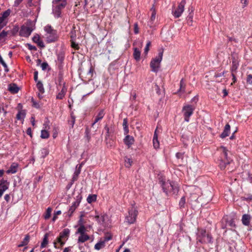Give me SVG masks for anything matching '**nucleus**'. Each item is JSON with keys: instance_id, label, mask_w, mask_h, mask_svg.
I'll use <instances>...</instances> for the list:
<instances>
[{"instance_id": "f257e3e1", "label": "nucleus", "mask_w": 252, "mask_h": 252, "mask_svg": "<svg viewBox=\"0 0 252 252\" xmlns=\"http://www.w3.org/2000/svg\"><path fill=\"white\" fill-rule=\"evenodd\" d=\"M162 190L167 196L169 194H177L179 191L178 185L174 182L168 180L167 182L163 180L159 181Z\"/></svg>"}, {"instance_id": "f03ea898", "label": "nucleus", "mask_w": 252, "mask_h": 252, "mask_svg": "<svg viewBox=\"0 0 252 252\" xmlns=\"http://www.w3.org/2000/svg\"><path fill=\"white\" fill-rule=\"evenodd\" d=\"M53 13L60 16L63 9L66 5V0H53Z\"/></svg>"}, {"instance_id": "7ed1b4c3", "label": "nucleus", "mask_w": 252, "mask_h": 252, "mask_svg": "<svg viewBox=\"0 0 252 252\" xmlns=\"http://www.w3.org/2000/svg\"><path fill=\"white\" fill-rule=\"evenodd\" d=\"M163 49H161L158 51V56L152 59L150 63L151 70L154 72H157L160 67V63L162 59Z\"/></svg>"}, {"instance_id": "20e7f679", "label": "nucleus", "mask_w": 252, "mask_h": 252, "mask_svg": "<svg viewBox=\"0 0 252 252\" xmlns=\"http://www.w3.org/2000/svg\"><path fill=\"white\" fill-rule=\"evenodd\" d=\"M197 239L201 243H213V237L211 234L207 232L205 229H201L199 231Z\"/></svg>"}, {"instance_id": "39448f33", "label": "nucleus", "mask_w": 252, "mask_h": 252, "mask_svg": "<svg viewBox=\"0 0 252 252\" xmlns=\"http://www.w3.org/2000/svg\"><path fill=\"white\" fill-rule=\"evenodd\" d=\"M28 27L22 26L19 32V35L21 36L28 37H29L32 31L34 30V23L32 21L29 20L27 22Z\"/></svg>"}, {"instance_id": "423d86ee", "label": "nucleus", "mask_w": 252, "mask_h": 252, "mask_svg": "<svg viewBox=\"0 0 252 252\" xmlns=\"http://www.w3.org/2000/svg\"><path fill=\"white\" fill-rule=\"evenodd\" d=\"M138 213L137 207L132 205L131 207L128 209V215L126 217V221L128 224L134 223L136 221Z\"/></svg>"}, {"instance_id": "0eeeda50", "label": "nucleus", "mask_w": 252, "mask_h": 252, "mask_svg": "<svg viewBox=\"0 0 252 252\" xmlns=\"http://www.w3.org/2000/svg\"><path fill=\"white\" fill-rule=\"evenodd\" d=\"M194 109L195 107L191 105H187L183 107L182 111L185 121L189 122V117L192 115Z\"/></svg>"}, {"instance_id": "6e6552de", "label": "nucleus", "mask_w": 252, "mask_h": 252, "mask_svg": "<svg viewBox=\"0 0 252 252\" xmlns=\"http://www.w3.org/2000/svg\"><path fill=\"white\" fill-rule=\"evenodd\" d=\"M70 233V230L68 228H65L60 233L59 236L57 238V242L60 244L61 246L63 247L64 245V242L63 240H67Z\"/></svg>"}, {"instance_id": "1a4fd4ad", "label": "nucleus", "mask_w": 252, "mask_h": 252, "mask_svg": "<svg viewBox=\"0 0 252 252\" xmlns=\"http://www.w3.org/2000/svg\"><path fill=\"white\" fill-rule=\"evenodd\" d=\"M112 239L111 235H106L101 238L100 240L94 246V249L96 250H100L105 246V243Z\"/></svg>"}, {"instance_id": "9d476101", "label": "nucleus", "mask_w": 252, "mask_h": 252, "mask_svg": "<svg viewBox=\"0 0 252 252\" xmlns=\"http://www.w3.org/2000/svg\"><path fill=\"white\" fill-rule=\"evenodd\" d=\"M186 1L184 0H182L179 4L178 7L174 12V16H181L184 11Z\"/></svg>"}, {"instance_id": "9b49d317", "label": "nucleus", "mask_w": 252, "mask_h": 252, "mask_svg": "<svg viewBox=\"0 0 252 252\" xmlns=\"http://www.w3.org/2000/svg\"><path fill=\"white\" fill-rule=\"evenodd\" d=\"M58 35L57 32L47 34L46 35V42L47 43L54 42L58 39Z\"/></svg>"}, {"instance_id": "f8f14e48", "label": "nucleus", "mask_w": 252, "mask_h": 252, "mask_svg": "<svg viewBox=\"0 0 252 252\" xmlns=\"http://www.w3.org/2000/svg\"><path fill=\"white\" fill-rule=\"evenodd\" d=\"M20 90L17 84L15 83H11L9 84L8 90L13 94H17Z\"/></svg>"}, {"instance_id": "ddd939ff", "label": "nucleus", "mask_w": 252, "mask_h": 252, "mask_svg": "<svg viewBox=\"0 0 252 252\" xmlns=\"http://www.w3.org/2000/svg\"><path fill=\"white\" fill-rule=\"evenodd\" d=\"M124 142L125 144L127 146L128 148H130L134 143V139L132 136L127 135L124 138Z\"/></svg>"}, {"instance_id": "4468645a", "label": "nucleus", "mask_w": 252, "mask_h": 252, "mask_svg": "<svg viewBox=\"0 0 252 252\" xmlns=\"http://www.w3.org/2000/svg\"><path fill=\"white\" fill-rule=\"evenodd\" d=\"M230 126L228 124H227L225 126L223 131L220 134V137L221 138H224L226 137L227 136H228L229 135V134L230 133Z\"/></svg>"}, {"instance_id": "2eb2a0df", "label": "nucleus", "mask_w": 252, "mask_h": 252, "mask_svg": "<svg viewBox=\"0 0 252 252\" xmlns=\"http://www.w3.org/2000/svg\"><path fill=\"white\" fill-rule=\"evenodd\" d=\"M32 40L34 43H36L39 47L41 48L45 47V45L43 42L40 40L39 35L36 34L34 35L32 37Z\"/></svg>"}, {"instance_id": "dca6fc26", "label": "nucleus", "mask_w": 252, "mask_h": 252, "mask_svg": "<svg viewBox=\"0 0 252 252\" xmlns=\"http://www.w3.org/2000/svg\"><path fill=\"white\" fill-rule=\"evenodd\" d=\"M67 89L65 86L62 87L61 91L57 94L56 98L58 99H62L64 97V95L66 93Z\"/></svg>"}, {"instance_id": "f3484780", "label": "nucleus", "mask_w": 252, "mask_h": 252, "mask_svg": "<svg viewBox=\"0 0 252 252\" xmlns=\"http://www.w3.org/2000/svg\"><path fill=\"white\" fill-rule=\"evenodd\" d=\"M251 217L249 214H244L242 216V221L244 225L248 226L249 225Z\"/></svg>"}, {"instance_id": "a211bd4d", "label": "nucleus", "mask_w": 252, "mask_h": 252, "mask_svg": "<svg viewBox=\"0 0 252 252\" xmlns=\"http://www.w3.org/2000/svg\"><path fill=\"white\" fill-rule=\"evenodd\" d=\"M104 116V112L103 110H101L97 116H96L94 122L92 124V126H93L97 122H98L99 120L102 119Z\"/></svg>"}, {"instance_id": "6ab92c4d", "label": "nucleus", "mask_w": 252, "mask_h": 252, "mask_svg": "<svg viewBox=\"0 0 252 252\" xmlns=\"http://www.w3.org/2000/svg\"><path fill=\"white\" fill-rule=\"evenodd\" d=\"M90 239V236L87 234H81L78 237V243H84Z\"/></svg>"}, {"instance_id": "aec40b11", "label": "nucleus", "mask_w": 252, "mask_h": 252, "mask_svg": "<svg viewBox=\"0 0 252 252\" xmlns=\"http://www.w3.org/2000/svg\"><path fill=\"white\" fill-rule=\"evenodd\" d=\"M18 165L17 163H13L11 165L8 170H7L6 173H15L17 172V168Z\"/></svg>"}, {"instance_id": "412c9836", "label": "nucleus", "mask_w": 252, "mask_h": 252, "mask_svg": "<svg viewBox=\"0 0 252 252\" xmlns=\"http://www.w3.org/2000/svg\"><path fill=\"white\" fill-rule=\"evenodd\" d=\"M104 129L106 131V138L109 137L111 135V133H113L114 131V127H109L107 125H105Z\"/></svg>"}, {"instance_id": "4be33fe9", "label": "nucleus", "mask_w": 252, "mask_h": 252, "mask_svg": "<svg viewBox=\"0 0 252 252\" xmlns=\"http://www.w3.org/2000/svg\"><path fill=\"white\" fill-rule=\"evenodd\" d=\"M26 115V111L25 110H21L19 111L16 115V119L19 120H24V118Z\"/></svg>"}, {"instance_id": "5701e85b", "label": "nucleus", "mask_w": 252, "mask_h": 252, "mask_svg": "<svg viewBox=\"0 0 252 252\" xmlns=\"http://www.w3.org/2000/svg\"><path fill=\"white\" fill-rule=\"evenodd\" d=\"M133 57L134 59L136 61H139L140 59V55H141V52L137 48H135L134 49V52H133Z\"/></svg>"}, {"instance_id": "b1692460", "label": "nucleus", "mask_w": 252, "mask_h": 252, "mask_svg": "<svg viewBox=\"0 0 252 252\" xmlns=\"http://www.w3.org/2000/svg\"><path fill=\"white\" fill-rule=\"evenodd\" d=\"M230 161L229 159H227V161L224 159H221L220 160V163L219 166L221 170H223L226 167V165L229 164Z\"/></svg>"}, {"instance_id": "393cba45", "label": "nucleus", "mask_w": 252, "mask_h": 252, "mask_svg": "<svg viewBox=\"0 0 252 252\" xmlns=\"http://www.w3.org/2000/svg\"><path fill=\"white\" fill-rule=\"evenodd\" d=\"M30 236L29 235H26L25 238L22 241L21 244L18 245V247H22L27 245L29 242Z\"/></svg>"}, {"instance_id": "a878e982", "label": "nucleus", "mask_w": 252, "mask_h": 252, "mask_svg": "<svg viewBox=\"0 0 252 252\" xmlns=\"http://www.w3.org/2000/svg\"><path fill=\"white\" fill-rule=\"evenodd\" d=\"M220 149L222 150V153L221 154V159H222V158H224V160H226L227 161V159H228L227 158V150L226 149L225 147L223 146H221L220 147Z\"/></svg>"}, {"instance_id": "bb28decb", "label": "nucleus", "mask_w": 252, "mask_h": 252, "mask_svg": "<svg viewBox=\"0 0 252 252\" xmlns=\"http://www.w3.org/2000/svg\"><path fill=\"white\" fill-rule=\"evenodd\" d=\"M8 17H0V29L5 26L8 22Z\"/></svg>"}, {"instance_id": "cd10ccee", "label": "nucleus", "mask_w": 252, "mask_h": 252, "mask_svg": "<svg viewBox=\"0 0 252 252\" xmlns=\"http://www.w3.org/2000/svg\"><path fill=\"white\" fill-rule=\"evenodd\" d=\"M238 63H237L236 61L234 59L232 62V66L231 67V73H235L236 72V70L238 67Z\"/></svg>"}, {"instance_id": "c85d7f7f", "label": "nucleus", "mask_w": 252, "mask_h": 252, "mask_svg": "<svg viewBox=\"0 0 252 252\" xmlns=\"http://www.w3.org/2000/svg\"><path fill=\"white\" fill-rule=\"evenodd\" d=\"M48 234L46 233L44 235V238L43 239V241L41 244L40 247L41 248H44L46 247V245L48 244Z\"/></svg>"}, {"instance_id": "c756f323", "label": "nucleus", "mask_w": 252, "mask_h": 252, "mask_svg": "<svg viewBox=\"0 0 252 252\" xmlns=\"http://www.w3.org/2000/svg\"><path fill=\"white\" fill-rule=\"evenodd\" d=\"M36 87H37V88L39 92L40 93L43 94L44 93V89L43 87V85L40 81H38L37 82Z\"/></svg>"}, {"instance_id": "7c9ffc66", "label": "nucleus", "mask_w": 252, "mask_h": 252, "mask_svg": "<svg viewBox=\"0 0 252 252\" xmlns=\"http://www.w3.org/2000/svg\"><path fill=\"white\" fill-rule=\"evenodd\" d=\"M186 84L184 82V79H182L180 83V89L178 92H182L184 93L185 92Z\"/></svg>"}, {"instance_id": "2f4dec72", "label": "nucleus", "mask_w": 252, "mask_h": 252, "mask_svg": "<svg viewBox=\"0 0 252 252\" xmlns=\"http://www.w3.org/2000/svg\"><path fill=\"white\" fill-rule=\"evenodd\" d=\"M44 30L47 32V34L57 32L56 30H54L52 29V27L50 25H47L46 27H45Z\"/></svg>"}, {"instance_id": "473e14b6", "label": "nucleus", "mask_w": 252, "mask_h": 252, "mask_svg": "<svg viewBox=\"0 0 252 252\" xmlns=\"http://www.w3.org/2000/svg\"><path fill=\"white\" fill-rule=\"evenodd\" d=\"M96 195L95 194L89 195L87 199V202L89 203H91L95 201L96 199Z\"/></svg>"}, {"instance_id": "72a5a7b5", "label": "nucleus", "mask_w": 252, "mask_h": 252, "mask_svg": "<svg viewBox=\"0 0 252 252\" xmlns=\"http://www.w3.org/2000/svg\"><path fill=\"white\" fill-rule=\"evenodd\" d=\"M86 231V228L85 227L84 225H81L79 226V227L77 229L76 233H79L80 235L85 234V232Z\"/></svg>"}, {"instance_id": "f704fd0d", "label": "nucleus", "mask_w": 252, "mask_h": 252, "mask_svg": "<svg viewBox=\"0 0 252 252\" xmlns=\"http://www.w3.org/2000/svg\"><path fill=\"white\" fill-rule=\"evenodd\" d=\"M185 204H186V199L185 196H183L179 202V207L181 209H182L183 208H185Z\"/></svg>"}, {"instance_id": "c9c22d12", "label": "nucleus", "mask_w": 252, "mask_h": 252, "mask_svg": "<svg viewBox=\"0 0 252 252\" xmlns=\"http://www.w3.org/2000/svg\"><path fill=\"white\" fill-rule=\"evenodd\" d=\"M71 116V120L68 121V124L71 126V128H73L75 122V117L73 115V112H72L70 114Z\"/></svg>"}, {"instance_id": "e433bc0d", "label": "nucleus", "mask_w": 252, "mask_h": 252, "mask_svg": "<svg viewBox=\"0 0 252 252\" xmlns=\"http://www.w3.org/2000/svg\"><path fill=\"white\" fill-rule=\"evenodd\" d=\"M70 38H71V40H75L76 39V31L75 30V27H73L72 29L71 30L70 32Z\"/></svg>"}, {"instance_id": "4c0bfd02", "label": "nucleus", "mask_w": 252, "mask_h": 252, "mask_svg": "<svg viewBox=\"0 0 252 252\" xmlns=\"http://www.w3.org/2000/svg\"><path fill=\"white\" fill-rule=\"evenodd\" d=\"M49 134L48 132L46 130H42L41 131V135L40 137L42 139H47L49 137Z\"/></svg>"}, {"instance_id": "58836bf2", "label": "nucleus", "mask_w": 252, "mask_h": 252, "mask_svg": "<svg viewBox=\"0 0 252 252\" xmlns=\"http://www.w3.org/2000/svg\"><path fill=\"white\" fill-rule=\"evenodd\" d=\"M156 20V17H151L148 22V25L152 28L155 26V21Z\"/></svg>"}, {"instance_id": "ea45409f", "label": "nucleus", "mask_w": 252, "mask_h": 252, "mask_svg": "<svg viewBox=\"0 0 252 252\" xmlns=\"http://www.w3.org/2000/svg\"><path fill=\"white\" fill-rule=\"evenodd\" d=\"M125 166L126 167L129 168L131 165L132 161L130 158L125 157Z\"/></svg>"}, {"instance_id": "a19ab883", "label": "nucleus", "mask_w": 252, "mask_h": 252, "mask_svg": "<svg viewBox=\"0 0 252 252\" xmlns=\"http://www.w3.org/2000/svg\"><path fill=\"white\" fill-rule=\"evenodd\" d=\"M51 212H52L51 208H49V207L46 210V213L44 216L45 219H46V220L48 219L50 217Z\"/></svg>"}, {"instance_id": "79ce46f5", "label": "nucleus", "mask_w": 252, "mask_h": 252, "mask_svg": "<svg viewBox=\"0 0 252 252\" xmlns=\"http://www.w3.org/2000/svg\"><path fill=\"white\" fill-rule=\"evenodd\" d=\"M58 84L57 86V89L59 90V87H61L62 85L63 86H65V83L63 81V77L61 76H59L58 77Z\"/></svg>"}, {"instance_id": "37998d69", "label": "nucleus", "mask_w": 252, "mask_h": 252, "mask_svg": "<svg viewBox=\"0 0 252 252\" xmlns=\"http://www.w3.org/2000/svg\"><path fill=\"white\" fill-rule=\"evenodd\" d=\"M75 40H70L71 47L76 50H78L79 49L78 44L76 43Z\"/></svg>"}, {"instance_id": "c03bdc74", "label": "nucleus", "mask_w": 252, "mask_h": 252, "mask_svg": "<svg viewBox=\"0 0 252 252\" xmlns=\"http://www.w3.org/2000/svg\"><path fill=\"white\" fill-rule=\"evenodd\" d=\"M40 11V7L39 6H35L32 10V14L33 15L36 16L38 15Z\"/></svg>"}, {"instance_id": "a18cd8bd", "label": "nucleus", "mask_w": 252, "mask_h": 252, "mask_svg": "<svg viewBox=\"0 0 252 252\" xmlns=\"http://www.w3.org/2000/svg\"><path fill=\"white\" fill-rule=\"evenodd\" d=\"M151 42L150 41H148L146 44V47L144 49V53L146 55L148 54V53L149 51V47L151 46Z\"/></svg>"}, {"instance_id": "49530a36", "label": "nucleus", "mask_w": 252, "mask_h": 252, "mask_svg": "<svg viewBox=\"0 0 252 252\" xmlns=\"http://www.w3.org/2000/svg\"><path fill=\"white\" fill-rule=\"evenodd\" d=\"M8 185L9 183L7 182V184H4L1 186V187H0V189L3 192H4L6 190H7L8 189Z\"/></svg>"}, {"instance_id": "de8ad7c7", "label": "nucleus", "mask_w": 252, "mask_h": 252, "mask_svg": "<svg viewBox=\"0 0 252 252\" xmlns=\"http://www.w3.org/2000/svg\"><path fill=\"white\" fill-rule=\"evenodd\" d=\"M78 1L76 2L77 3L76 5H81L82 6H85L87 4V1L86 0H77Z\"/></svg>"}, {"instance_id": "09e8293b", "label": "nucleus", "mask_w": 252, "mask_h": 252, "mask_svg": "<svg viewBox=\"0 0 252 252\" xmlns=\"http://www.w3.org/2000/svg\"><path fill=\"white\" fill-rule=\"evenodd\" d=\"M76 208L73 206H70L68 210V215L70 217Z\"/></svg>"}, {"instance_id": "8fccbe9b", "label": "nucleus", "mask_w": 252, "mask_h": 252, "mask_svg": "<svg viewBox=\"0 0 252 252\" xmlns=\"http://www.w3.org/2000/svg\"><path fill=\"white\" fill-rule=\"evenodd\" d=\"M85 133H86L85 137H86L87 141L89 142L91 138V136L90 134V130L88 127H87L86 128Z\"/></svg>"}, {"instance_id": "3c124183", "label": "nucleus", "mask_w": 252, "mask_h": 252, "mask_svg": "<svg viewBox=\"0 0 252 252\" xmlns=\"http://www.w3.org/2000/svg\"><path fill=\"white\" fill-rule=\"evenodd\" d=\"M228 225L232 227H235L236 224L235 223V221L233 219H231L229 221H227Z\"/></svg>"}, {"instance_id": "603ef678", "label": "nucleus", "mask_w": 252, "mask_h": 252, "mask_svg": "<svg viewBox=\"0 0 252 252\" xmlns=\"http://www.w3.org/2000/svg\"><path fill=\"white\" fill-rule=\"evenodd\" d=\"M153 146H154V148L155 149L158 148L159 146V142H158V139H157V140L153 139Z\"/></svg>"}, {"instance_id": "864d4df0", "label": "nucleus", "mask_w": 252, "mask_h": 252, "mask_svg": "<svg viewBox=\"0 0 252 252\" xmlns=\"http://www.w3.org/2000/svg\"><path fill=\"white\" fill-rule=\"evenodd\" d=\"M95 219L98 223H101V221L103 222L104 220V217L103 216H101V217H100L98 215H96L95 216Z\"/></svg>"}, {"instance_id": "5fc2aeb1", "label": "nucleus", "mask_w": 252, "mask_h": 252, "mask_svg": "<svg viewBox=\"0 0 252 252\" xmlns=\"http://www.w3.org/2000/svg\"><path fill=\"white\" fill-rule=\"evenodd\" d=\"M26 46L30 50H33L35 51L37 50V48L35 46H33L30 43H27Z\"/></svg>"}, {"instance_id": "6e6d98bb", "label": "nucleus", "mask_w": 252, "mask_h": 252, "mask_svg": "<svg viewBox=\"0 0 252 252\" xmlns=\"http://www.w3.org/2000/svg\"><path fill=\"white\" fill-rule=\"evenodd\" d=\"M41 153L42 154V157L44 158L49 154L48 150L46 149H42L41 150Z\"/></svg>"}, {"instance_id": "4d7b16f0", "label": "nucleus", "mask_w": 252, "mask_h": 252, "mask_svg": "<svg viewBox=\"0 0 252 252\" xmlns=\"http://www.w3.org/2000/svg\"><path fill=\"white\" fill-rule=\"evenodd\" d=\"M80 173V170L79 169H77L74 173V175L73 177V180H77L78 176Z\"/></svg>"}, {"instance_id": "13d9d810", "label": "nucleus", "mask_w": 252, "mask_h": 252, "mask_svg": "<svg viewBox=\"0 0 252 252\" xmlns=\"http://www.w3.org/2000/svg\"><path fill=\"white\" fill-rule=\"evenodd\" d=\"M247 82L252 85V74H249L247 77Z\"/></svg>"}, {"instance_id": "bf43d9fd", "label": "nucleus", "mask_w": 252, "mask_h": 252, "mask_svg": "<svg viewBox=\"0 0 252 252\" xmlns=\"http://www.w3.org/2000/svg\"><path fill=\"white\" fill-rule=\"evenodd\" d=\"M176 157L178 159H181L182 160H183L184 158V154L181 153H177L176 154Z\"/></svg>"}, {"instance_id": "052dcab7", "label": "nucleus", "mask_w": 252, "mask_h": 252, "mask_svg": "<svg viewBox=\"0 0 252 252\" xmlns=\"http://www.w3.org/2000/svg\"><path fill=\"white\" fill-rule=\"evenodd\" d=\"M7 34V32H5L4 31H3L1 33H0V40L6 36Z\"/></svg>"}, {"instance_id": "680f3d73", "label": "nucleus", "mask_w": 252, "mask_h": 252, "mask_svg": "<svg viewBox=\"0 0 252 252\" xmlns=\"http://www.w3.org/2000/svg\"><path fill=\"white\" fill-rule=\"evenodd\" d=\"M134 32L135 34H137L139 32V29L137 23H135L134 24Z\"/></svg>"}, {"instance_id": "e2e57ef3", "label": "nucleus", "mask_w": 252, "mask_h": 252, "mask_svg": "<svg viewBox=\"0 0 252 252\" xmlns=\"http://www.w3.org/2000/svg\"><path fill=\"white\" fill-rule=\"evenodd\" d=\"M41 66L42 69L43 70H45L47 69V67L48 66V64L46 62H43V63H41Z\"/></svg>"}, {"instance_id": "0e129e2a", "label": "nucleus", "mask_w": 252, "mask_h": 252, "mask_svg": "<svg viewBox=\"0 0 252 252\" xmlns=\"http://www.w3.org/2000/svg\"><path fill=\"white\" fill-rule=\"evenodd\" d=\"M32 102L33 106H34V107H35L36 108H39L40 107V105H39V103L38 102H36L35 101H34L33 99H32Z\"/></svg>"}, {"instance_id": "69168bd1", "label": "nucleus", "mask_w": 252, "mask_h": 252, "mask_svg": "<svg viewBox=\"0 0 252 252\" xmlns=\"http://www.w3.org/2000/svg\"><path fill=\"white\" fill-rule=\"evenodd\" d=\"M241 3L243 7H245L248 4V0H241Z\"/></svg>"}, {"instance_id": "338daca9", "label": "nucleus", "mask_w": 252, "mask_h": 252, "mask_svg": "<svg viewBox=\"0 0 252 252\" xmlns=\"http://www.w3.org/2000/svg\"><path fill=\"white\" fill-rule=\"evenodd\" d=\"M225 73V71H223L222 73H216L215 74V75H214V77L218 78V77H221L222 76H224Z\"/></svg>"}, {"instance_id": "774afa93", "label": "nucleus", "mask_w": 252, "mask_h": 252, "mask_svg": "<svg viewBox=\"0 0 252 252\" xmlns=\"http://www.w3.org/2000/svg\"><path fill=\"white\" fill-rule=\"evenodd\" d=\"M80 201L76 200L75 202H74L72 205V206L74 207L75 208H77V207L79 206Z\"/></svg>"}]
</instances>
